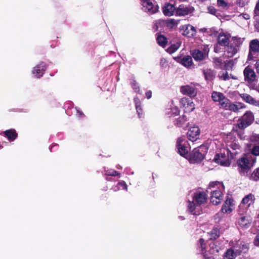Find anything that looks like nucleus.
I'll return each mask as SVG.
<instances>
[{
	"mask_svg": "<svg viewBox=\"0 0 259 259\" xmlns=\"http://www.w3.org/2000/svg\"><path fill=\"white\" fill-rule=\"evenodd\" d=\"M232 201V200L230 198H228L226 200L225 203L223 204L222 208V211L223 212L229 213L232 211L234 208V205Z\"/></svg>",
	"mask_w": 259,
	"mask_h": 259,
	"instance_id": "nucleus-25",
	"label": "nucleus"
},
{
	"mask_svg": "<svg viewBox=\"0 0 259 259\" xmlns=\"http://www.w3.org/2000/svg\"><path fill=\"white\" fill-rule=\"evenodd\" d=\"M254 243L255 245L259 246V233L256 236L254 240Z\"/></svg>",
	"mask_w": 259,
	"mask_h": 259,
	"instance_id": "nucleus-57",
	"label": "nucleus"
},
{
	"mask_svg": "<svg viewBox=\"0 0 259 259\" xmlns=\"http://www.w3.org/2000/svg\"><path fill=\"white\" fill-rule=\"evenodd\" d=\"M255 197L254 195L250 193L245 196L242 200L240 207L244 206L248 208L254 203Z\"/></svg>",
	"mask_w": 259,
	"mask_h": 259,
	"instance_id": "nucleus-16",
	"label": "nucleus"
},
{
	"mask_svg": "<svg viewBox=\"0 0 259 259\" xmlns=\"http://www.w3.org/2000/svg\"><path fill=\"white\" fill-rule=\"evenodd\" d=\"M180 105L183 108L185 113L193 111L194 109L193 98L184 97L181 98L180 100Z\"/></svg>",
	"mask_w": 259,
	"mask_h": 259,
	"instance_id": "nucleus-5",
	"label": "nucleus"
},
{
	"mask_svg": "<svg viewBox=\"0 0 259 259\" xmlns=\"http://www.w3.org/2000/svg\"><path fill=\"white\" fill-rule=\"evenodd\" d=\"M211 98L214 102H218L220 103L221 107L223 108L226 106V104L228 102V99L226 98L224 94L220 92H213L211 94Z\"/></svg>",
	"mask_w": 259,
	"mask_h": 259,
	"instance_id": "nucleus-7",
	"label": "nucleus"
},
{
	"mask_svg": "<svg viewBox=\"0 0 259 259\" xmlns=\"http://www.w3.org/2000/svg\"><path fill=\"white\" fill-rule=\"evenodd\" d=\"M180 113L179 109L178 107L171 103L170 107L166 109L165 113L169 116L178 115Z\"/></svg>",
	"mask_w": 259,
	"mask_h": 259,
	"instance_id": "nucleus-29",
	"label": "nucleus"
},
{
	"mask_svg": "<svg viewBox=\"0 0 259 259\" xmlns=\"http://www.w3.org/2000/svg\"><path fill=\"white\" fill-rule=\"evenodd\" d=\"M255 66L257 72L259 73V59L256 61Z\"/></svg>",
	"mask_w": 259,
	"mask_h": 259,
	"instance_id": "nucleus-60",
	"label": "nucleus"
},
{
	"mask_svg": "<svg viewBox=\"0 0 259 259\" xmlns=\"http://www.w3.org/2000/svg\"><path fill=\"white\" fill-rule=\"evenodd\" d=\"M76 112L77 115L79 117L81 118L83 115L82 112L80 111L79 109H76Z\"/></svg>",
	"mask_w": 259,
	"mask_h": 259,
	"instance_id": "nucleus-61",
	"label": "nucleus"
},
{
	"mask_svg": "<svg viewBox=\"0 0 259 259\" xmlns=\"http://www.w3.org/2000/svg\"><path fill=\"white\" fill-rule=\"evenodd\" d=\"M233 42L232 43V44H234L235 46H236L238 47V49H239V47L241 45V44L243 43L244 38H241V37H234L233 38Z\"/></svg>",
	"mask_w": 259,
	"mask_h": 259,
	"instance_id": "nucleus-40",
	"label": "nucleus"
},
{
	"mask_svg": "<svg viewBox=\"0 0 259 259\" xmlns=\"http://www.w3.org/2000/svg\"><path fill=\"white\" fill-rule=\"evenodd\" d=\"M163 14L165 16H170L174 15L176 9L174 6L171 4L167 3L164 5L163 8Z\"/></svg>",
	"mask_w": 259,
	"mask_h": 259,
	"instance_id": "nucleus-26",
	"label": "nucleus"
},
{
	"mask_svg": "<svg viewBox=\"0 0 259 259\" xmlns=\"http://www.w3.org/2000/svg\"><path fill=\"white\" fill-rule=\"evenodd\" d=\"M238 51L239 49L237 47L235 46L234 44H231L226 48L225 54L228 57H232L238 52Z\"/></svg>",
	"mask_w": 259,
	"mask_h": 259,
	"instance_id": "nucleus-22",
	"label": "nucleus"
},
{
	"mask_svg": "<svg viewBox=\"0 0 259 259\" xmlns=\"http://www.w3.org/2000/svg\"><path fill=\"white\" fill-rule=\"evenodd\" d=\"M250 125L248 122L246 120H244V119L241 117V118L239 119L238 120L237 125L240 129H244L247 126Z\"/></svg>",
	"mask_w": 259,
	"mask_h": 259,
	"instance_id": "nucleus-36",
	"label": "nucleus"
},
{
	"mask_svg": "<svg viewBox=\"0 0 259 259\" xmlns=\"http://www.w3.org/2000/svg\"><path fill=\"white\" fill-rule=\"evenodd\" d=\"M187 210L192 214L194 210V191H190L186 197Z\"/></svg>",
	"mask_w": 259,
	"mask_h": 259,
	"instance_id": "nucleus-13",
	"label": "nucleus"
},
{
	"mask_svg": "<svg viewBox=\"0 0 259 259\" xmlns=\"http://www.w3.org/2000/svg\"><path fill=\"white\" fill-rule=\"evenodd\" d=\"M218 77H219L220 79L223 80H229L230 77L233 79H236V78L234 77L233 76H231V74L230 76L228 72L225 70H222L220 71L219 73Z\"/></svg>",
	"mask_w": 259,
	"mask_h": 259,
	"instance_id": "nucleus-33",
	"label": "nucleus"
},
{
	"mask_svg": "<svg viewBox=\"0 0 259 259\" xmlns=\"http://www.w3.org/2000/svg\"><path fill=\"white\" fill-rule=\"evenodd\" d=\"M210 248L208 251H205V243L203 238L199 240L198 248L200 249L201 253L203 255L205 259H215L216 253L219 252V249L214 244H210Z\"/></svg>",
	"mask_w": 259,
	"mask_h": 259,
	"instance_id": "nucleus-3",
	"label": "nucleus"
},
{
	"mask_svg": "<svg viewBox=\"0 0 259 259\" xmlns=\"http://www.w3.org/2000/svg\"><path fill=\"white\" fill-rule=\"evenodd\" d=\"M209 48L207 46H204L203 51L199 50H195V61H200L205 59L207 57L209 52Z\"/></svg>",
	"mask_w": 259,
	"mask_h": 259,
	"instance_id": "nucleus-17",
	"label": "nucleus"
},
{
	"mask_svg": "<svg viewBox=\"0 0 259 259\" xmlns=\"http://www.w3.org/2000/svg\"><path fill=\"white\" fill-rule=\"evenodd\" d=\"M229 38V34L221 32L218 35V42L221 46H226L228 44Z\"/></svg>",
	"mask_w": 259,
	"mask_h": 259,
	"instance_id": "nucleus-28",
	"label": "nucleus"
},
{
	"mask_svg": "<svg viewBox=\"0 0 259 259\" xmlns=\"http://www.w3.org/2000/svg\"><path fill=\"white\" fill-rule=\"evenodd\" d=\"M207 200V195L204 190L200 188L195 191V208L205 204Z\"/></svg>",
	"mask_w": 259,
	"mask_h": 259,
	"instance_id": "nucleus-6",
	"label": "nucleus"
},
{
	"mask_svg": "<svg viewBox=\"0 0 259 259\" xmlns=\"http://www.w3.org/2000/svg\"><path fill=\"white\" fill-rule=\"evenodd\" d=\"M207 149V146L203 144L195 148V163L200 162L204 159Z\"/></svg>",
	"mask_w": 259,
	"mask_h": 259,
	"instance_id": "nucleus-8",
	"label": "nucleus"
},
{
	"mask_svg": "<svg viewBox=\"0 0 259 259\" xmlns=\"http://www.w3.org/2000/svg\"><path fill=\"white\" fill-rule=\"evenodd\" d=\"M134 102L138 116L139 118H141L143 115V111L141 106V101L138 98L135 97L134 98Z\"/></svg>",
	"mask_w": 259,
	"mask_h": 259,
	"instance_id": "nucleus-31",
	"label": "nucleus"
},
{
	"mask_svg": "<svg viewBox=\"0 0 259 259\" xmlns=\"http://www.w3.org/2000/svg\"><path fill=\"white\" fill-rule=\"evenodd\" d=\"M131 85L132 87L136 92L140 93V90L139 85L135 80H133L132 81H131Z\"/></svg>",
	"mask_w": 259,
	"mask_h": 259,
	"instance_id": "nucleus-46",
	"label": "nucleus"
},
{
	"mask_svg": "<svg viewBox=\"0 0 259 259\" xmlns=\"http://www.w3.org/2000/svg\"><path fill=\"white\" fill-rule=\"evenodd\" d=\"M206 30V29L205 28H202V29H200V31L202 32H205Z\"/></svg>",
	"mask_w": 259,
	"mask_h": 259,
	"instance_id": "nucleus-62",
	"label": "nucleus"
},
{
	"mask_svg": "<svg viewBox=\"0 0 259 259\" xmlns=\"http://www.w3.org/2000/svg\"><path fill=\"white\" fill-rule=\"evenodd\" d=\"M210 239H215L220 236V231L218 228H214L208 233Z\"/></svg>",
	"mask_w": 259,
	"mask_h": 259,
	"instance_id": "nucleus-35",
	"label": "nucleus"
},
{
	"mask_svg": "<svg viewBox=\"0 0 259 259\" xmlns=\"http://www.w3.org/2000/svg\"><path fill=\"white\" fill-rule=\"evenodd\" d=\"M217 5L222 9L227 10L229 8V4L225 0H218Z\"/></svg>",
	"mask_w": 259,
	"mask_h": 259,
	"instance_id": "nucleus-41",
	"label": "nucleus"
},
{
	"mask_svg": "<svg viewBox=\"0 0 259 259\" xmlns=\"http://www.w3.org/2000/svg\"><path fill=\"white\" fill-rule=\"evenodd\" d=\"M2 135L6 137L10 141H14L17 137V134L14 129H10L5 131L1 134Z\"/></svg>",
	"mask_w": 259,
	"mask_h": 259,
	"instance_id": "nucleus-27",
	"label": "nucleus"
},
{
	"mask_svg": "<svg viewBox=\"0 0 259 259\" xmlns=\"http://www.w3.org/2000/svg\"><path fill=\"white\" fill-rule=\"evenodd\" d=\"M232 248L233 249L236 248L238 252L237 255H239L241 253H245L248 250V245L243 241H238Z\"/></svg>",
	"mask_w": 259,
	"mask_h": 259,
	"instance_id": "nucleus-18",
	"label": "nucleus"
},
{
	"mask_svg": "<svg viewBox=\"0 0 259 259\" xmlns=\"http://www.w3.org/2000/svg\"><path fill=\"white\" fill-rule=\"evenodd\" d=\"M167 24L168 26L172 28L177 26L178 24V22L174 19H169L167 20Z\"/></svg>",
	"mask_w": 259,
	"mask_h": 259,
	"instance_id": "nucleus-51",
	"label": "nucleus"
},
{
	"mask_svg": "<svg viewBox=\"0 0 259 259\" xmlns=\"http://www.w3.org/2000/svg\"><path fill=\"white\" fill-rule=\"evenodd\" d=\"M146 96L147 99H149L152 97V92L151 91H149L146 93Z\"/></svg>",
	"mask_w": 259,
	"mask_h": 259,
	"instance_id": "nucleus-59",
	"label": "nucleus"
},
{
	"mask_svg": "<svg viewBox=\"0 0 259 259\" xmlns=\"http://www.w3.org/2000/svg\"><path fill=\"white\" fill-rule=\"evenodd\" d=\"M204 74L205 75V78L207 80L212 79L214 76V73L211 70H209L206 72H204Z\"/></svg>",
	"mask_w": 259,
	"mask_h": 259,
	"instance_id": "nucleus-44",
	"label": "nucleus"
},
{
	"mask_svg": "<svg viewBox=\"0 0 259 259\" xmlns=\"http://www.w3.org/2000/svg\"><path fill=\"white\" fill-rule=\"evenodd\" d=\"M239 17H242L245 20H248L250 19V15L247 13H243V14H240L239 15Z\"/></svg>",
	"mask_w": 259,
	"mask_h": 259,
	"instance_id": "nucleus-55",
	"label": "nucleus"
},
{
	"mask_svg": "<svg viewBox=\"0 0 259 259\" xmlns=\"http://www.w3.org/2000/svg\"><path fill=\"white\" fill-rule=\"evenodd\" d=\"M208 11L209 13L218 16V15H217V13H218L217 11L213 7H209L208 8Z\"/></svg>",
	"mask_w": 259,
	"mask_h": 259,
	"instance_id": "nucleus-54",
	"label": "nucleus"
},
{
	"mask_svg": "<svg viewBox=\"0 0 259 259\" xmlns=\"http://www.w3.org/2000/svg\"><path fill=\"white\" fill-rule=\"evenodd\" d=\"M47 68V65L44 62H40L36 65L32 70V74L36 78L41 77Z\"/></svg>",
	"mask_w": 259,
	"mask_h": 259,
	"instance_id": "nucleus-10",
	"label": "nucleus"
},
{
	"mask_svg": "<svg viewBox=\"0 0 259 259\" xmlns=\"http://www.w3.org/2000/svg\"><path fill=\"white\" fill-rule=\"evenodd\" d=\"M188 139L193 143L194 141V127L191 126L187 133Z\"/></svg>",
	"mask_w": 259,
	"mask_h": 259,
	"instance_id": "nucleus-37",
	"label": "nucleus"
},
{
	"mask_svg": "<svg viewBox=\"0 0 259 259\" xmlns=\"http://www.w3.org/2000/svg\"><path fill=\"white\" fill-rule=\"evenodd\" d=\"M240 96L241 98L247 103L252 105H257L256 104V101H255L254 99L249 95L247 94H242L240 95Z\"/></svg>",
	"mask_w": 259,
	"mask_h": 259,
	"instance_id": "nucleus-32",
	"label": "nucleus"
},
{
	"mask_svg": "<svg viewBox=\"0 0 259 259\" xmlns=\"http://www.w3.org/2000/svg\"><path fill=\"white\" fill-rule=\"evenodd\" d=\"M174 59L178 63L182 64L183 66L188 67L192 64V59L189 56L181 57H175Z\"/></svg>",
	"mask_w": 259,
	"mask_h": 259,
	"instance_id": "nucleus-19",
	"label": "nucleus"
},
{
	"mask_svg": "<svg viewBox=\"0 0 259 259\" xmlns=\"http://www.w3.org/2000/svg\"><path fill=\"white\" fill-rule=\"evenodd\" d=\"M256 159L250 154L243 155L237 161V165L239 172L244 176H246L249 170L253 166Z\"/></svg>",
	"mask_w": 259,
	"mask_h": 259,
	"instance_id": "nucleus-2",
	"label": "nucleus"
},
{
	"mask_svg": "<svg viewBox=\"0 0 259 259\" xmlns=\"http://www.w3.org/2000/svg\"><path fill=\"white\" fill-rule=\"evenodd\" d=\"M193 12L192 7H188L180 5L176 10V15L179 16H184Z\"/></svg>",
	"mask_w": 259,
	"mask_h": 259,
	"instance_id": "nucleus-15",
	"label": "nucleus"
},
{
	"mask_svg": "<svg viewBox=\"0 0 259 259\" xmlns=\"http://www.w3.org/2000/svg\"><path fill=\"white\" fill-rule=\"evenodd\" d=\"M106 175L108 176H120V174L117 172V171L113 170V169H110L106 171Z\"/></svg>",
	"mask_w": 259,
	"mask_h": 259,
	"instance_id": "nucleus-47",
	"label": "nucleus"
},
{
	"mask_svg": "<svg viewBox=\"0 0 259 259\" xmlns=\"http://www.w3.org/2000/svg\"><path fill=\"white\" fill-rule=\"evenodd\" d=\"M227 145L232 149L236 150H238L240 148V145L236 142V141H233L232 142H228Z\"/></svg>",
	"mask_w": 259,
	"mask_h": 259,
	"instance_id": "nucleus-43",
	"label": "nucleus"
},
{
	"mask_svg": "<svg viewBox=\"0 0 259 259\" xmlns=\"http://www.w3.org/2000/svg\"><path fill=\"white\" fill-rule=\"evenodd\" d=\"M181 31L183 35L188 37H191L194 34V27L190 25H186L182 27Z\"/></svg>",
	"mask_w": 259,
	"mask_h": 259,
	"instance_id": "nucleus-21",
	"label": "nucleus"
},
{
	"mask_svg": "<svg viewBox=\"0 0 259 259\" xmlns=\"http://www.w3.org/2000/svg\"><path fill=\"white\" fill-rule=\"evenodd\" d=\"M259 52V40L254 39L249 42V53L248 56V60H254L257 57V53Z\"/></svg>",
	"mask_w": 259,
	"mask_h": 259,
	"instance_id": "nucleus-4",
	"label": "nucleus"
},
{
	"mask_svg": "<svg viewBox=\"0 0 259 259\" xmlns=\"http://www.w3.org/2000/svg\"><path fill=\"white\" fill-rule=\"evenodd\" d=\"M214 51L215 52H218V45H217L215 47H214Z\"/></svg>",
	"mask_w": 259,
	"mask_h": 259,
	"instance_id": "nucleus-63",
	"label": "nucleus"
},
{
	"mask_svg": "<svg viewBox=\"0 0 259 259\" xmlns=\"http://www.w3.org/2000/svg\"><path fill=\"white\" fill-rule=\"evenodd\" d=\"M254 12L256 15H259V0L256 4Z\"/></svg>",
	"mask_w": 259,
	"mask_h": 259,
	"instance_id": "nucleus-58",
	"label": "nucleus"
},
{
	"mask_svg": "<svg viewBox=\"0 0 259 259\" xmlns=\"http://www.w3.org/2000/svg\"><path fill=\"white\" fill-rule=\"evenodd\" d=\"M244 75L245 80L249 81H254L256 78V74L253 69L246 67L244 70Z\"/></svg>",
	"mask_w": 259,
	"mask_h": 259,
	"instance_id": "nucleus-23",
	"label": "nucleus"
},
{
	"mask_svg": "<svg viewBox=\"0 0 259 259\" xmlns=\"http://www.w3.org/2000/svg\"><path fill=\"white\" fill-rule=\"evenodd\" d=\"M214 160L215 162L225 166H228L231 163L228 154L226 155L225 153L217 154Z\"/></svg>",
	"mask_w": 259,
	"mask_h": 259,
	"instance_id": "nucleus-12",
	"label": "nucleus"
},
{
	"mask_svg": "<svg viewBox=\"0 0 259 259\" xmlns=\"http://www.w3.org/2000/svg\"><path fill=\"white\" fill-rule=\"evenodd\" d=\"M157 43L161 47H165L167 43V40L163 35H159L157 38Z\"/></svg>",
	"mask_w": 259,
	"mask_h": 259,
	"instance_id": "nucleus-39",
	"label": "nucleus"
},
{
	"mask_svg": "<svg viewBox=\"0 0 259 259\" xmlns=\"http://www.w3.org/2000/svg\"><path fill=\"white\" fill-rule=\"evenodd\" d=\"M242 117L250 124L254 120L253 114L250 111H247Z\"/></svg>",
	"mask_w": 259,
	"mask_h": 259,
	"instance_id": "nucleus-34",
	"label": "nucleus"
},
{
	"mask_svg": "<svg viewBox=\"0 0 259 259\" xmlns=\"http://www.w3.org/2000/svg\"><path fill=\"white\" fill-rule=\"evenodd\" d=\"M250 141L259 144V135L253 134L250 137Z\"/></svg>",
	"mask_w": 259,
	"mask_h": 259,
	"instance_id": "nucleus-49",
	"label": "nucleus"
},
{
	"mask_svg": "<svg viewBox=\"0 0 259 259\" xmlns=\"http://www.w3.org/2000/svg\"><path fill=\"white\" fill-rule=\"evenodd\" d=\"M243 108H244V106L242 103L239 102L232 103L228 99V102L227 104H226V106H225V107H224L223 108L235 112H237L239 111V110Z\"/></svg>",
	"mask_w": 259,
	"mask_h": 259,
	"instance_id": "nucleus-14",
	"label": "nucleus"
},
{
	"mask_svg": "<svg viewBox=\"0 0 259 259\" xmlns=\"http://www.w3.org/2000/svg\"><path fill=\"white\" fill-rule=\"evenodd\" d=\"M180 92L183 94L188 96L187 97L193 98L194 88L190 85H183L180 88Z\"/></svg>",
	"mask_w": 259,
	"mask_h": 259,
	"instance_id": "nucleus-24",
	"label": "nucleus"
},
{
	"mask_svg": "<svg viewBox=\"0 0 259 259\" xmlns=\"http://www.w3.org/2000/svg\"><path fill=\"white\" fill-rule=\"evenodd\" d=\"M243 134H242V135H241V134L239 135V136L240 137L241 139H244V137H243Z\"/></svg>",
	"mask_w": 259,
	"mask_h": 259,
	"instance_id": "nucleus-64",
	"label": "nucleus"
},
{
	"mask_svg": "<svg viewBox=\"0 0 259 259\" xmlns=\"http://www.w3.org/2000/svg\"><path fill=\"white\" fill-rule=\"evenodd\" d=\"M117 189H115V191H116L117 190H120V189H123L127 190V185L125 182L124 181H121L119 182L117 185Z\"/></svg>",
	"mask_w": 259,
	"mask_h": 259,
	"instance_id": "nucleus-45",
	"label": "nucleus"
},
{
	"mask_svg": "<svg viewBox=\"0 0 259 259\" xmlns=\"http://www.w3.org/2000/svg\"><path fill=\"white\" fill-rule=\"evenodd\" d=\"M237 249L236 248L233 249L232 248L228 249L225 254L224 259H234L238 256Z\"/></svg>",
	"mask_w": 259,
	"mask_h": 259,
	"instance_id": "nucleus-30",
	"label": "nucleus"
},
{
	"mask_svg": "<svg viewBox=\"0 0 259 259\" xmlns=\"http://www.w3.org/2000/svg\"><path fill=\"white\" fill-rule=\"evenodd\" d=\"M177 152L182 156L187 159L190 163H194V149L191 150L189 143L185 140L184 136L178 138L176 142Z\"/></svg>",
	"mask_w": 259,
	"mask_h": 259,
	"instance_id": "nucleus-1",
	"label": "nucleus"
},
{
	"mask_svg": "<svg viewBox=\"0 0 259 259\" xmlns=\"http://www.w3.org/2000/svg\"><path fill=\"white\" fill-rule=\"evenodd\" d=\"M213 63L217 67H221L223 64L222 60L220 58H214L213 59Z\"/></svg>",
	"mask_w": 259,
	"mask_h": 259,
	"instance_id": "nucleus-50",
	"label": "nucleus"
},
{
	"mask_svg": "<svg viewBox=\"0 0 259 259\" xmlns=\"http://www.w3.org/2000/svg\"><path fill=\"white\" fill-rule=\"evenodd\" d=\"M160 64L162 67H164L166 65L167 60L165 58H161L160 60Z\"/></svg>",
	"mask_w": 259,
	"mask_h": 259,
	"instance_id": "nucleus-56",
	"label": "nucleus"
},
{
	"mask_svg": "<svg viewBox=\"0 0 259 259\" xmlns=\"http://www.w3.org/2000/svg\"><path fill=\"white\" fill-rule=\"evenodd\" d=\"M142 5L143 9L145 12L153 14L158 11V7L157 6H154L153 4L150 0H143Z\"/></svg>",
	"mask_w": 259,
	"mask_h": 259,
	"instance_id": "nucleus-11",
	"label": "nucleus"
},
{
	"mask_svg": "<svg viewBox=\"0 0 259 259\" xmlns=\"http://www.w3.org/2000/svg\"><path fill=\"white\" fill-rule=\"evenodd\" d=\"M249 179L257 181L259 180V168H256L249 176Z\"/></svg>",
	"mask_w": 259,
	"mask_h": 259,
	"instance_id": "nucleus-38",
	"label": "nucleus"
},
{
	"mask_svg": "<svg viewBox=\"0 0 259 259\" xmlns=\"http://www.w3.org/2000/svg\"><path fill=\"white\" fill-rule=\"evenodd\" d=\"M223 199V195L220 189L213 190L211 192L210 200L213 205H218L222 202Z\"/></svg>",
	"mask_w": 259,
	"mask_h": 259,
	"instance_id": "nucleus-9",
	"label": "nucleus"
},
{
	"mask_svg": "<svg viewBox=\"0 0 259 259\" xmlns=\"http://www.w3.org/2000/svg\"><path fill=\"white\" fill-rule=\"evenodd\" d=\"M217 185H220L222 187V189L224 188V186L223 184L219 181L212 182L210 183L209 185V187H214V186Z\"/></svg>",
	"mask_w": 259,
	"mask_h": 259,
	"instance_id": "nucleus-53",
	"label": "nucleus"
},
{
	"mask_svg": "<svg viewBox=\"0 0 259 259\" xmlns=\"http://www.w3.org/2000/svg\"><path fill=\"white\" fill-rule=\"evenodd\" d=\"M254 157V156H259V146H254L252 149L251 154Z\"/></svg>",
	"mask_w": 259,
	"mask_h": 259,
	"instance_id": "nucleus-48",
	"label": "nucleus"
},
{
	"mask_svg": "<svg viewBox=\"0 0 259 259\" xmlns=\"http://www.w3.org/2000/svg\"><path fill=\"white\" fill-rule=\"evenodd\" d=\"M180 46V44L178 43L172 45L167 49V52L169 54H172L179 48Z\"/></svg>",
	"mask_w": 259,
	"mask_h": 259,
	"instance_id": "nucleus-42",
	"label": "nucleus"
},
{
	"mask_svg": "<svg viewBox=\"0 0 259 259\" xmlns=\"http://www.w3.org/2000/svg\"><path fill=\"white\" fill-rule=\"evenodd\" d=\"M251 222V219L249 216H241L238 220V225L243 228L249 227Z\"/></svg>",
	"mask_w": 259,
	"mask_h": 259,
	"instance_id": "nucleus-20",
	"label": "nucleus"
},
{
	"mask_svg": "<svg viewBox=\"0 0 259 259\" xmlns=\"http://www.w3.org/2000/svg\"><path fill=\"white\" fill-rule=\"evenodd\" d=\"M248 3V0H237V5L239 7H243Z\"/></svg>",
	"mask_w": 259,
	"mask_h": 259,
	"instance_id": "nucleus-52",
	"label": "nucleus"
}]
</instances>
